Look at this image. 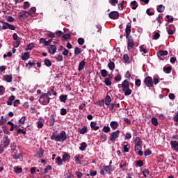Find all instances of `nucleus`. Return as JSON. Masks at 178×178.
<instances>
[{"instance_id": "obj_1", "label": "nucleus", "mask_w": 178, "mask_h": 178, "mask_svg": "<svg viewBox=\"0 0 178 178\" xmlns=\"http://www.w3.org/2000/svg\"><path fill=\"white\" fill-rule=\"evenodd\" d=\"M51 140L56 141V142H60V141H66L69 137L66 136V131H62L60 132V134L56 135V132L52 133V136H51Z\"/></svg>"}, {"instance_id": "obj_2", "label": "nucleus", "mask_w": 178, "mask_h": 178, "mask_svg": "<svg viewBox=\"0 0 178 178\" xmlns=\"http://www.w3.org/2000/svg\"><path fill=\"white\" fill-rule=\"evenodd\" d=\"M122 91L125 97H129V95H131V92H133V90L130 89V83H129V81H127V79H125L122 82Z\"/></svg>"}, {"instance_id": "obj_3", "label": "nucleus", "mask_w": 178, "mask_h": 178, "mask_svg": "<svg viewBox=\"0 0 178 178\" xmlns=\"http://www.w3.org/2000/svg\"><path fill=\"white\" fill-rule=\"evenodd\" d=\"M51 98L48 96L47 94H44L40 97L39 102L42 105H48L49 104Z\"/></svg>"}, {"instance_id": "obj_4", "label": "nucleus", "mask_w": 178, "mask_h": 178, "mask_svg": "<svg viewBox=\"0 0 178 178\" xmlns=\"http://www.w3.org/2000/svg\"><path fill=\"white\" fill-rule=\"evenodd\" d=\"M143 83L146 87H148L149 88L154 87V81L151 76H147L145 78Z\"/></svg>"}, {"instance_id": "obj_5", "label": "nucleus", "mask_w": 178, "mask_h": 178, "mask_svg": "<svg viewBox=\"0 0 178 178\" xmlns=\"http://www.w3.org/2000/svg\"><path fill=\"white\" fill-rule=\"evenodd\" d=\"M120 134V131L119 130L112 132L109 137L110 141H112V143H115V141H116V138H119Z\"/></svg>"}, {"instance_id": "obj_6", "label": "nucleus", "mask_w": 178, "mask_h": 178, "mask_svg": "<svg viewBox=\"0 0 178 178\" xmlns=\"http://www.w3.org/2000/svg\"><path fill=\"white\" fill-rule=\"evenodd\" d=\"M175 31L176 28L175 27V25L170 24L168 26V27H167V33L169 34V35H173Z\"/></svg>"}, {"instance_id": "obj_7", "label": "nucleus", "mask_w": 178, "mask_h": 178, "mask_svg": "<svg viewBox=\"0 0 178 178\" xmlns=\"http://www.w3.org/2000/svg\"><path fill=\"white\" fill-rule=\"evenodd\" d=\"M127 40H128L127 48L129 50H130L134 47V40H133V38H131V36H128V38H127Z\"/></svg>"}, {"instance_id": "obj_8", "label": "nucleus", "mask_w": 178, "mask_h": 178, "mask_svg": "<svg viewBox=\"0 0 178 178\" xmlns=\"http://www.w3.org/2000/svg\"><path fill=\"white\" fill-rule=\"evenodd\" d=\"M168 55V51L165 50H160L157 53V56L159 58V59H161V60H164L165 58L163 56H166Z\"/></svg>"}, {"instance_id": "obj_9", "label": "nucleus", "mask_w": 178, "mask_h": 178, "mask_svg": "<svg viewBox=\"0 0 178 178\" xmlns=\"http://www.w3.org/2000/svg\"><path fill=\"white\" fill-rule=\"evenodd\" d=\"M29 16H30V13H29V11H21L18 14L19 19H26V17H29Z\"/></svg>"}, {"instance_id": "obj_10", "label": "nucleus", "mask_w": 178, "mask_h": 178, "mask_svg": "<svg viewBox=\"0 0 178 178\" xmlns=\"http://www.w3.org/2000/svg\"><path fill=\"white\" fill-rule=\"evenodd\" d=\"M170 144L171 145V148H172L174 151H176V152H178V141L171 140Z\"/></svg>"}, {"instance_id": "obj_11", "label": "nucleus", "mask_w": 178, "mask_h": 178, "mask_svg": "<svg viewBox=\"0 0 178 178\" xmlns=\"http://www.w3.org/2000/svg\"><path fill=\"white\" fill-rule=\"evenodd\" d=\"M108 17L113 19H117L119 17V13L118 11H112L108 14Z\"/></svg>"}, {"instance_id": "obj_12", "label": "nucleus", "mask_w": 178, "mask_h": 178, "mask_svg": "<svg viewBox=\"0 0 178 178\" xmlns=\"http://www.w3.org/2000/svg\"><path fill=\"white\" fill-rule=\"evenodd\" d=\"M47 51L51 55H54L56 52V46L55 45H50L47 47Z\"/></svg>"}, {"instance_id": "obj_13", "label": "nucleus", "mask_w": 178, "mask_h": 178, "mask_svg": "<svg viewBox=\"0 0 178 178\" xmlns=\"http://www.w3.org/2000/svg\"><path fill=\"white\" fill-rule=\"evenodd\" d=\"M126 38L130 37V33H131V25L128 24L125 29Z\"/></svg>"}, {"instance_id": "obj_14", "label": "nucleus", "mask_w": 178, "mask_h": 178, "mask_svg": "<svg viewBox=\"0 0 178 178\" xmlns=\"http://www.w3.org/2000/svg\"><path fill=\"white\" fill-rule=\"evenodd\" d=\"M3 143L1 145H3L6 148L9 145V144H10V140L8 136H5L3 139Z\"/></svg>"}, {"instance_id": "obj_15", "label": "nucleus", "mask_w": 178, "mask_h": 178, "mask_svg": "<svg viewBox=\"0 0 178 178\" xmlns=\"http://www.w3.org/2000/svg\"><path fill=\"white\" fill-rule=\"evenodd\" d=\"M110 126L113 130H116V129L119 127V123H118L116 121H112L110 122Z\"/></svg>"}, {"instance_id": "obj_16", "label": "nucleus", "mask_w": 178, "mask_h": 178, "mask_svg": "<svg viewBox=\"0 0 178 178\" xmlns=\"http://www.w3.org/2000/svg\"><path fill=\"white\" fill-rule=\"evenodd\" d=\"M35 156H36V158H42L44 156V150L39 149L35 154Z\"/></svg>"}, {"instance_id": "obj_17", "label": "nucleus", "mask_w": 178, "mask_h": 178, "mask_svg": "<svg viewBox=\"0 0 178 178\" xmlns=\"http://www.w3.org/2000/svg\"><path fill=\"white\" fill-rule=\"evenodd\" d=\"M13 101H15V95H11L7 101V105H13Z\"/></svg>"}, {"instance_id": "obj_18", "label": "nucleus", "mask_w": 178, "mask_h": 178, "mask_svg": "<svg viewBox=\"0 0 178 178\" xmlns=\"http://www.w3.org/2000/svg\"><path fill=\"white\" fill-rule=\"evenodd\" d=\"M87 131H88L87 126H83L82 129L78 130V133H79V134H86Z\"/></svg>"}, {"instance_id": "obj_19", "label": "nucleus", "mask_w": 178, "mask_h": 178, "mask_svg": "<svg viewBox=\"0 0 178 178\" xmlns=\"http://www.w3.org/2000/svg\"><path fill=\"white\" fill-rule=\"evenodd\" d=\"M84 66H86V61L82 60L81 62L79 63L78 70L79 72H81L83 69H84Z\"/></svg>"}, {"instance_id": "obj_20", "label": "nucleus", "mask_w": 178, "mask_h": 178, "mask_svg": "<svg viewBox=\"0 0 178 178\" xmlns=\"http://www.w3.org/2000/svg\"><path fill=\"white\" fill-rule=\"evenodd\" d=\"M90 127L92 130L97 131L99 129V126H97V122H91L90 123Z\"/></svg>"}, {"instance_id": "obj_21", "label": "nucleus", "mask_w": 178, "mask_h": 178, "mask_svg": "<svg viewBox=\"0 0 178 178\" xmlns=\"http://www.w3.org/2000/svg\"><path fill=\"white\" fill-rule=\"evenodd\" d=\"M60 102H63L64 104H66V101L67 100V95H61L60 97Z\"/></svg>"}, {"instance_id": "obj_22", "label": "nucleus", "mask_w": 178, "mask_h": 178, "mask_svg": "<svg viewBox=\"0 0 178 178\" xmlns=\"http://www.w3.org/2000/svg\"><path fill=\"white\" fill-rule=\"evenodd\" d=\"M75 163L76 165H81V161L80 160V154H76L74 156Z\"/></svg>"}, {"instance_id": "obj_23", "label": "nucleus", "mask_w": 178, "mask_h": 178, "mask_svg": "<svg viewBox=\"0 0 178 178\" xmlns=\"http://www.w3.org/2000/svg\"><path fill=\"white\" fill-rule=\"evenodd\" d=\"M122 59L124 60V63H130V57H129V55L124 54Z\"/></svg>"}, {"instance_id": "obj_24", "label": "nucleus", "mask_w": 178, "mask_h": 178, "mask_svg": "<svg viewBox=\"0 0 178 178\" xmlns=\"http://www.w3.org/2000/svg\"><path fill=\"white\" fill-rule=\"evenodd\" d=\"M44 63L45 66H47V67H51V66H52V62L49 60V59L45 58L44 60Z\"/></svg>"}, {"instance_id": "obj_25", "label": "nucleus", "mask_w": 178, "mask_h": 178, "mask_svg": "<svg viewBox=\"0 0 178 178\" xmlns=\"http://www.w3.org/2000/svg\"><path fill=\"white\" fill-rule=\"evenodd\" d=\"M12 75H6L3 76V79L7 81V83H12Z\"/></svg>"}, {"instance_id": "obj_26", "label": "nucleus", "mask_w": 178, "mask_h": 178, "mask_svg": "<svg viewBox=\"0 0 178 178\" xmlns=\"http://www.w3.org/2000/svg\"><path fill=\"white\" fill-rule=\"evenodd\" d=\"M141 144H143V141H141V139L138 137L136 138L135 146H141Z\"/></svg>"}, {"instance_id": "obj_27", "label": "nucleus", "mask_w": 178, "mask_h": 178, "mask_svg": "<svg viewBox=\"0 0 178 178\" xmlns=\"http://www.w3.org/2000/svg\"><path fill=\"white\" fill-rule=\"evenodd\" d=\"M30 58V53L29 52H25L22 56V60H27Z\"/></svg>"}, {"instance_id": "obj_28", "label": "nucleus", "mask_w": 178, "mask_h": 178, "mask_svg": "<svg viewBox=\"0 0 178 178\" xmlns=\"http://www.w3.org/2000/svg\"><path fill=\"white\" fill-rule=\"evenodd\" d=\"M165 10V7L163 6V5H159L157 6V12H159V13H163V11Z\"/></svg>"}, {"instance_id": "obj_29", "label": "nucleus", "mask_w": 178, "mask_h": 178, "mask_svg": "<svg viewBox=\"0 0 178 178\" xmlns=\"http://www.w3.org/2000/svg\"><path fill=\"white\" fill-rule=\"evenodd\" d=\"M34 65H35V61L29 60L26 64V66L29 67V69H31V67H33Z\"/></svg>"}, {"instance_id": "obj_30", "label": "nucleus", "mask_w": 178, "mask_h": 178, "mask_svg": "<svg viewBox=\"0 0 178 178\" xmlns=\"http://www.w3.org/2000/svg\"><path fill=\"white\" fill-rule=\"evenodd\" d=\"M108 66L110 70H115V63L112 62V60H110V62L108 64Z\"/></svg>"}, {"instance_id": "obj_31", "label": "nucleus", "mask_w": 178, "mask_h": 178, "mask_svg": "<svg viewBox=\"0 0 178 178\" xmlns=\"http://www.w3.org/2000/svg\"><path fill=\"white\" fill-rule=\"evenodd\" d=\"M70 159V155L67 153H64L63 155V161L65 162V161H69Z\"/></svg>"}, {"instance_id": "obj_32", "label": "nucleus", "mask_w": 178, "mask_h": 178, "mask_svg": "<svg viewBox=\"0 0 178 178\" xmlns=\"http://www.w3.org/2000/svg\"><path fill=\"white\" fill-rule=\"evenodd\" d=\"M111 102H112V99L111 98V96L109 95H107L106 97V99H105V104L107 106V105H109L111 104Z\"/></svg>"}, {"instance_id": "obj_33", "label": "nucleus", "mask_w": 178, "mask_h": 178, "mask_svg": "<svg viewBox=\"0 0 178 178\" xmlns=\"http://www.w3.org/2000/svg\"><path fill=\"white\" fill-rule=\"evenodd\" d=\"M86 148H87V143H86L85 142H83L81 144V147H79V149L81 151H86Z\"/></svg>"}, {"instance_id": "obj_34", "label": "nucleus", "mask_w": 178, "mask_h": 178, "mask_svg": "<svg viewBox=\"0 0 178 178\" xmlns=\"http://www.w3.org/2000/svg\"><path fill=\"white\" fill-rule=\"evenodd\" d=\"M9 29V23L3 22L2 28H0V30H8Z\"/></svg>"}, {"instance_id": "obj_35", "label": "nucleus", "mask_w": 178, "mask_h": 178, "mask_svg": "<svg viewBox=\"0 0 178 178\" xmlns=\"http://www.w3.org/2000/svg\"><path fill=\"white\" fill-rule=\"evenodd\" d=\"M143 175L144 177H148V175H149V170L145 168L143 171Z\"/></svg>"}, {"instance_id": "obj_36", "label": "nucleus", "mask_w": 178, "mask_h": 178, "mask_svg": "<svg viewBox=\"0 0 178 178\" xmlns=\"http://www.w3.org/2000/svg\"><path fill=\"white\" fill-rule=\"evenodd\" d=\"M81 54V49L79 47H76L74 49V55L75 56H77V55H80Z\"/></svg>"}, {"instance_id": "obj_37", "label": "nucleus", "mask_w": 178, "mask_h": 178, "mask_svg": "<svg viewBox=\"0 0 178 178\" xmlns=\"http://www.w3.org/2000/svg\"><path fill=\"white\" fill-rule=\"evenodd\" d=\"M103 169L105 170V172H111L112 170V166L111 165H104Z\"/></svg>"}, {"instance_id": "obj_38", "label": "nucleus", "mask_w": 178, "mask_h": 178, "mask_svg": "<svg viewBox=\"0 0 178 178\" xmlns=\"http://www.w3.org/2000/svg\"><path fill=\"white\" fill-rule=\"evenodd\" d=\"M131 5L132 6V9L134 10H136V9H137V8L138 7V5H137V1H134L131 3Z\"/></svg>"}, {"instance_id": "obj_39", "label": "nucleus", "mask_w": 178, "mask_h": 178, "mask_svg": "<svg viewBox=\"0 0 178 178\" xmlns=\"http://www.w3.org/2000/svg\"><path fill=\"white\" fill-rule=\"evenodd\" d=\"M49 122H50V126H54L55 124V117L54 116V115H51Z\"/></svg>"}, {"instance_id": "obj_40", "label": "nucleus", "mask_w": 178, "mask_h": 178, "mask_svg": "<svg viewBox=\"0 0 178 178\" xmlns=\"http://www.w3.org/2000/svg\"><path fill=\"white\" fill-rule=\"evenodd\" d=\"M102 131H104V133H109V131H111V128L109 126H104L102 129Z\"/></svg>"}, {"instance_id": "obj_41", "label": "nucleus", "mask_w": 178, "mask_h": 178, "mask_svg": "<svg viewBox=\"0 0 178 178\" xmlns=\"http://www.w3.org/2000/svg\"><path fill=\"white\" fill-rule=\"evenodd\" d=\"M104 83H105L106 86H112V82L111 81L110 78H106Z\"/></svg>"}, {"instance_id": "obj_42", "label": "nucleus", "mask_w": 178, "mask_h": 178, "mask_svg": "<svg viewBox=\"0 0 178 178\" xmlns=\"http://www.w3.org/2000/svg\"><path fill=\"white\" fill-rule=\"evenodd\" d=\"M33 48H34V44L30 43L26 46V51H29V50L31 51Z\"/></svg>"}, {"instance_id": "obj_43", "label": "nucleus", "mask_w": 178, "mask_h": 178, "mask_svg": "<svg viewBox=\"0 0 178 178\" xmlns=\"http://www.w3.org/2000/svg\"><path fill=\"white\" fill-rule=\"evenodd\" d=\"M52 170V167L51 165H47L44 170V172H43V174L45 175L47 173H48V171L49 170Z\"/></svg>"}, {"instance_id": "obj_44", "label": "nucleus", "mask_w": 178, "mask_h": 178, "mask_svg": "<svg viewBox=\"0 0 178 178\" xmlns=\"http://www.w3.org/2000/svg\"><path fill=\"white\" fill-rule=\"evenodd\" d=\"M163 71L165 73H170V72H172V67H163Z\"/></svg>"}, {"instance_id": "obj_45", "label": "nucleus", "mask_w": 178, "mask_h": 178, "mask_svg": "<svg viewBox=\"0 0 178 178\" xmlns=\"http://www.w3.org/2000/svg\"><path fill=\"white\" fill-rule=\"evenodd\" d=\"M63 161V159H61L60 156H58L56 158V163H57L58 165H62Z\"/></svg>"}, {"instance_id": "obj_46", "label": "nucleus", "mask_w": 178, "mask_h": 178, "mask_svg": "<svg viewBox=\"0 0 178 178\" xmlns=\"http://www.w3.org/2000/svg\"><path fill=\"white\" fill-rule=\"evenodd\" d=\"M35 7H32L29 11L28 13H29V16H31V15H33V13H35Z\"/></svg>"}, {"instance_id": "obj_47", "label": "nucleus", "mask_w": 178, "mask_h": 178, "mask_svg": "<svg viewBox=\"0 0 178 178\" xmlns=\"http://www.w3.org/2000/svg\"><path fill=\"white\" fill-rule=\"evenodd\" d=\"M152 123L154 124V126H158V119L156 118H152Z\"/></svg>"}, {"instance_id": "obj_48", "label": "nucleus", "mask_w": 178, "mask_h": 178, "mask_svg": "<svg viewBox=\"0 0 178 178\" xmlns=\"http://www.w3.org/2000/svg\"><path fill=\"white\" fill-rule=\"evenodd\" d=\"M101 26H97L96 28L93 29L92 34H94L95 33H99V31H101Z\"/></svg>"}, {"instance_id": "obj_49", "label": "nucleus", "mask_w": 178, "mask_h": 178, "mask_svg": "<svg viewBox=\"0 0 178 178\" xmlns=\"http://www.w3.org/2000/svg\"><path fill=\"white\" fill-rule=\"evenodd\" d=\"M119 0H110L109 3H111V5H112V6H116V3H118Z\"/></svg>"}, {"instance_id": "obj_50", "label": "nucleus", "mask_w": 178, "mask_h": 178, "mask_svg": "<svg viewBox=\"0 0 178 178\" xmlns=\"http://www.w3.org/2000/svg\"><path fill=\"white\" fill-rule=\"evenodd\" d=\"M107 106H108L109 111H113V109H115V104H113V103H111V104L110 103V104L107 105Z\"/></svg>"}, {"instance_id": "obj_51", "label": "nucleus", "mask_w": 178, "mask_h": 178, "mask_svg": "<svg viewBox=\"0 0 178 178\" xmlns=\"http://www.w3.org/2000/svg\"><path fill=\"white\" fill-rule=\"evenodd\" d=\"M101 74H102V77H105L106 76L108 75V71H106V70H102Z\"/></svg>"}, {"instance_id": "obj_52", "label": "nucleus", "mask_w": 178, "mask_h": 178, "mask_svg": "<svg viewBox=\"0 0 178 178\" xmlns=\"http://www.w3.org/2000/svg\"><path fill=\"white\" fill-rule=\"evenodd\" d=\"M57 62H62L63 60V56L62 55H58L56 57Z\"/></svg>"}, {"instance_id": "obj_53", "label": "nucleus", "mask_w": 178, "mask_h": 178, "mask_svg": "<svg viewBox=\"0 0 178 178\" xmlns=\"http://www.w3.org/2000/svg\"><path fill=\"white\" fill-rule=\"evenodd\" d=\"M124 144H127V145H124V147H123V152H129V148H127V142H124Z\"/></svg>"}, {"instance_id": "obj_54", "label": "nucleus", "mask_w": 178, "mask_h": 178, "mask_svg": "<svg viewBox=\"0 0 178 178\" xmlns=\"http://www.w3.org/2000/svg\"><path fill=\"white\" fill-rule=\"evenodd\" d=\"M159 37H161V35L159 34V33L156 32L154 33V35H153V39L154 40H158L159 38Z\"/></svg>"}, {"instance_id": "obj_55", "label": "nucleus", "mask_w": 178, "mask_h": 178, "mask_svg": "<svg viewBox=\"0 0 178 178\" xmlns=\"http://www.w3.org/2000/svg\"><path fill=\"white\" fill-rule=\"evenodd\" d=\"M78 44L79 45H84V39L81 38H79L78 39Z\"/></svg>"}, {"instance_id": "obj_56", "label": "nucleus", "mask_w": 178, "mask_h": 178, "mask_svg": "<svg viewBox=\"0 0 178 178\" xmlns=\"http://www.w3.org/2000/svg\"><path fill=\"white\" fill-rule=\"evenodd\" d=\"M3 94H5V88L0 86V95H3Z\"/></svg>"}, {"instance_id": "obj_57", "label": "nucleus", "mask_w": 178, "mask_h": 178, "mask_svg": "<svg viewBox=\"0 0 178 178\" xmlns=\"http://www.w3.org/2000/svg\"><path fill=\"white\" fill-rule=\"evenodd\" d=\"M24 122H26V117L25 116H23L22 118H20L19 120V122L21 124H24Z\"/></svg>"}, {"instance_id": "obj_58", "label": "nucleus", "mask_w": 178, "mask_h": 178, "mask_svg": "<svg viewBox=\"0 0 178 178\" xmlns=\"http://www.w3.org/2000/svg\"><path fill=\"white\" fill-rule=\"evenodd\" d=\"M29 7H30V3H29V1H25L24 3L23 8L27 9V8H29Z\"/></svg>"}, {"instance_id": "obj_59", "label": "nucleus", "mask_w": 178, "mask_h": 178, "mask_svg": "<svg viewBox=\"0 0 178 178\" xmlns=\"http://www.w3.org/2000/svg\"><path fill=\"white\" fill-rule=\"evenodd\" d=\"M135 85L136 86V87H140V86H141V80L136 79L135 81Z\"/></svg>"}, {"instance_id": "obj_60", "label": "nucleus", "mask_w": 178, "mask_h": 178, "mask_svg": "<svg viewBox=\"0 0 178 178\" xmlns=\"http://www.w3.org/2000/svg\"><path fill=\"white\" fill-rule=\"evenodd\" d=\"M152 154V152L149 149H147L145 151V156H148L149 155H151Z\"/></svg>"}, {"instance_id": "obj_61", "label": "nucleus", "mask_w": 178, "mask_h": 178, "mask_svg": "<svg viewBox=\"0 0 178 178\" xmlns=\"http://www.w3.org/2000/svg\"><path fill=\"white\" fill-rule=\"evenodd\" d=\"M158 83H159V79L154 76L153 79V84L156 86V84H158Z\"/></svg>"}, {"instance_id": "obj_62", "label": "nucleus", "mask_w": 178, "mask_h": 178, "mask_svg": "<svg viewBox=\"0 0 178 178\" xmlns=\"http://www.w3.org/2000/svg\"><path fill=\"white\" fill-rule=\"evenodd\" d=\"M120 80H122V76L120 74H118L115 77V81H120Z\"/></svg>"}, {"instance_id": "obj_63", "label": "nucleus", "mask_w": 178, "mask_h": 178, "mask_svg": "<svg viewBox=\"0 0 178 178\" xmlns=\"http://www.w3.org/2000/svg\"><path fill=\"white\" fill-rule=\"evenodd\" d=\"M131 138V134L127 133L125 135V140H130Z\"/></svg>"}, {"instance_id": "obj_64", "label": "nucleus", "mask_w": 178, "mask_h": 178, "mask_svg": "<svg viewBox=\"0 0 178 178\" xmlns=\"http://www.w3.org/2000/svg\"><path fill=\"white\" fill-rule=\"evenodd\" d=\"M63 40H69L70 38V34L67 33L63 36Z\"/></svg>"}]
</instances>
